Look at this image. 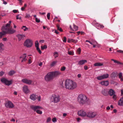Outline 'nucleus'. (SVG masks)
<instances>
[{
  "instance_id": "17",
  "label": "nucleus",
  "mask_w": 123,
  "mask_h": 123,
  "mask_svg": "<svg viewBox=\"0 0 123 123\" xmlns=\"http://www.w3.org/2000/svg\"><path fill=\"white\" fill-rule=\"evenodd\" d=\"M51 72L53 74V78L60 75L61 74L60 72L59 71H56Z\"/></svg>"
},
{
  "instance_id": "27",
  "label": "nucleus",
  "mask_w": 123,
  "mask_h": 123,
  "mask_svg": "<svg viewBox=\"0 0 123 123\" xmlns=\"http://www.w3.org/2000/svg\"><path fill=\"white\" fill-rule=\"evenodd\" d=\"M95 66H101L103 65V64L99 62H97L94 64Z\"/></svg>"
},
{
  "instance_id": "16",
  "label": "nucleus",
  "mask_w": 123,
  "mask_h": 123,
  "mask_svg": "<svg viewBox=\"0 0 123 123\" xmlns=\"http://www.w3.org/2000/svg\"><path fill=\"white\" fill-rule=\"evenodd\" d=\"M35 45L36 48L37 50L40 54H41L42 52L39 47V43L37 41H36L35 42Z\"/></svg>"
},
{
  "instance_id": "60",
  "label": "nucleus",
  "mask_w": 123,
  "mask_h": 123,
  "mask_svg": "<svg viewBox=\"0 0 123 123\" xmlns=\"http://www.w3.org/2000/svg\"><path fill=\"white\" fill-rule=\"evenodd\" d=\"M84 69L86 70L88 69V67L86 66H85L84 67Z\"/></svg>"
},
{
  "instance_id": "9",
  "label": "nucleus",
  "mask_w": 123,
  "mask_h": 123,
  "mask_svg": "<svg viewBox=\"0 0 123 123\" xmlns=\"http://www.w3.org/2000/svg\"><path fill=\"white\" fill-rule=\"evenodd\" d=\"M109 75L108 74H103L97 77V79L99 80H101L102 79H106L108 78Z\"/></svg>"
},
{
  "instance_id": "32",
  "label": "nucleus",
  "mask_w": 123,
  "mask_h": 123,
  "mask_svg": "<svg viewBox=\"0 0 123 123\" xmlns=\"http://www.w3.org/2000/svg\"><path fill=\"white\" fill-rule=\"evenodd\" d=\"M54 56L55 58L58 57V54L57 52H55L54 53Z\"/></svg>"
},
{
  "instance_id": "48",
  "label": "nucleus",
  "mask_w": 123,
  "mask_h": 123,
  "mask_svg": "<svg viewBox=\"0 0 123 123\" xmlns=\"http://www.w3.org/2000/svg\"><path fill=\"white\" fill-rule=\"evenodd\" d=\"M97 23V22H96V21H95V20H93V22L92 23V24L93 25H94L96 23Z\"/></svg>"
},
{
  "instance_id": "51",
  "label": "nucleus",
  "mask_w": 123,
  "mask_h": 123,
  "mask_svg": "<svg viewBox=\"0 0 123 123\" xmlns=\"http://www.w3.org/2000/svg\"><path fill=\"white\" fill-rule=\"evenodd\" d=\"M100 25V24L97 23H96L94 26H96L99 27Z\"/></svg>"
},
{
  "instance_id": "56",
  "label": "nucleus",
  "mask_w": 123,
  "mask_h": 123,
  "mask_svg": "<svg viewBox=\"0 0 123 123\" xmlns=\"http://www.w3.org/2000/svg\"><path fill=\"white\" fill-rule=\"evenodd\" d=\"M19 1V3L21 5H22L23 2V1L22 0H18Z\"/></svg>"
},
{
  "instance_id": "20",
  "label": "nucleus",
  "mask_w": 123,
  "mask_h": 123,
  "mask_svg": "<svg viewBox=\"0 0 123 123\" xmlns=\"http://www.w3.org/2000/svg\"><path fill=\"white\" fill-rule=\"evenodd\" d=\"M37 98V96L36 95L34 94L31 95L30 97V98L33 101L36 100Z\"/></svg>"
},
{
  "instance_id": "61",
  "label": "nucleus",
  "mask_w": 123,
  "mask_h": 123,
  "mask_svg": "<svg viewBox=\"0 0 123 123\" xmlns=\"http://www.w3.org/2000/svg\"><path fill=\"white\" fill-rule=\"evenodd\" d=\"M55 32L57 34H59V32L57 31L56 30H55Z\"/></svg>"
},
{
  "instance_id": "42",
  "label": "nucleus",
  "mask_w": 123,
  "mask_h": 123,
  "mask_svg": "<svg viewBox=\"0 0 123 123\" xmlns=\"http://www.w3.org/2000/svg\"><path fill=\"white\" fill-rule=\"evenodd\" d=\"M73 39H68V42L69 43L73 42Z\"/></svg>"
},
{
  "instance_id": "29",
  "label": "nucleus",
  "mask_w": 123,
  "mask_h": 123,
  "mask_svg": "<svg viewBox=\"0 0 123 123\" xmlns=\"http://www.w3.org/2000/svg\"><path fill=\"white\" fill-rule=\"evenodd\" d=\"M15 72L14 70H12L9 71L8 73V74L10 76H12L15 73Z\"/></svg>"
},
{
  "instance_id": "40",
  "label": "nucleus",
  "mask_w": 123,
  "mask_h": 123,
  "mask_svg": "<svg viewBox=\"0 0 123 123\" xmlns=\"http://www.w3.org/2000/svg\"><path fill=\"white\" fill-rule=\"evenodd\" d=\"M123 74L122 73H120L118 74V77L119 78H121V77H123Z\"/></svg>"
},
{
  "instance_id": "50",
  "label": "nucleus",
  "mask_w": 123,
  "mask_h": 123,
  "mask_svg": "<svg viewBox=\"0 0 123 123\" xmlns=\"http://www.w3.org/2000/svg\"><path fill=\"white\" fill-rule=\"evenodd\" d=\"M51 120V118L50 117H49L47 119V123L49 122Z\"/></svg>"
},
{
  "instance_id": "22",
  "label": "nucleus",
  "mask_w": 123,
  "mask_h": 123,
  "mask_svg": "<svg viewBox=\"0 0 123 123\" xmlns=\"http://www.w3.org/2000/svg\"><path fill=\"white\" fill-rule=\"evenodd\" d=\"M108 93L109 95L111 96L115 94V92L112 89H110L108 92Z\"/></svg>"
},
{
  "instance_id": "58",
  "label": "nucleus",
  "mask_w": 123,
  "mask_h": 123,
  "mask_svg": "<svg viewBox=\"0 0 123 123\" xmlns=\"http://www.w3.org/2000/svg\"><path fill=\"white\" fill-rule=\"evenodd\" d=\"M70 30L71 31H74V30L72 28V26H71V25H70Z\"/></svg>"
},
{
  "instance_id": "54",
  "label": "nucleus",
  "mask_w": 123,
  "mask_h": 123,
  "mask_svg": "<svg viewBox=\"0 0 123 123\" xmlns=\"http://www.w3.org/2000/svg\"><path fill=\"white\" fill-rule=\"evenodd\" d=\"M66 40H67L66 38L65 37H64L63 38V41L64 42H66Z\"/></svg>"
},
{
  "instance_id": "19",
  "label": "nucleus",
  "mask_w": 123,
  "mask_h": 123,
  "mask_svg": "<svg viewBox=\"0 0 123 123\" xmlns=\"http://www.w3.org/2000/svg\"><path fill=\"white\" fill-rule=\"evenodd\" d=\"M101 92L104 96H106L108 95V91L106 89H103Z\"/></svg>"
},
{
  "instance_id": "57",
  "label": "nucleus",
  "mask_w": 123,
  "mask_h": 123,
  "mask_svg": "<svg viewBox=\"0 0 123 123\" xmlns=\"http://www.w3.org/2000/svg\"><path fill=\"white\" fill-rule=\"evenodd\" d=\"M18 12V10H13V12L14 13H17Z\"/></svg>"
},
{
  "instance_id": "49",
  "label": "nucleus",
  "mask_w": 123,
  "mask_h": 123,
  "mask_svg": "<svg viewBox=\"0 0 123 123\" xmlns=\"http://www.w3.org/2000/svg\"><path fill=\"white\" fill-rule=\"evenodd\" d=\"M65 69L66 67H63L61 68V70L62 71H64L65 70Z\"/></svg>"
},
{
  "instance_id": "13",
  "label": "nucleus",
  "mask_w": 123,
  "mask_h": 123,
  "mask_svg": "<svg viewBox=\"0 0 123 123\" xmlns=\"http://www.w3.org/2000/svg\"><path fill=\"white\" fill-rule=\"evenodd\" d=\"M23 91L25 93L27 94L30 92V91L28 88V87L26 86H24L23 87Z\"/></svg>"
},
{
  "instance_id": "3",
  "label": "nucleus",
  "mask_w": 123,
  "mask_h": 123,
  "mask_svg": "<svg viewBox=\"0 0 123 123\" xmlns=\"http://www.w3.org/2000/svg\"><path fill=\"white\" fill-rule=\"evenodd\" d=\"M10 24H7L5 26H3L2 28V30H3L6 31L9 34H12L14 33L15 31L12 29L10 27Z\"/></svg>"
},
{
  "instance_id": "64",
  "label": "nucleus",
  "mask_w": 123,
  "mask_h": 123,
  "mask_svg": "<svg viewBox=\"0 0 123 123\" xmlns=\"http://www.w3.org/2000/svg\"><path fill=\"white\" fill-rule=\"evenodd\" d=\"M121 93L122 95L123 94V89H122L121 90Z\"/></svg>"
},
{
  "instance_id": "2",
  "label": "nucleus",
  "mask_w": 123,
  "mask_h": 123,
  "mask_svg": "<svg viewBox=\"0 0 123 123\" xmlns=\"http://www.w3.org/2000/svg\"><path fill=\"white\" fill-rule=\"evenodd\" d=\"M77 100L79 103L82 105L88 103L89 99L85 95L80 94L77 98Z\"/></svg>"
},
{
  "instance_id": "45",
  "label": "nucleus",
  "mask_w": 123,
  "mask_h": 123,
  "mask_svg": "<svg viewBox=\"0 0 123 123\" xmlns=\"http://www.w3.org/2000/svg\"><path fill=\"white\" fill-rule=\"evenodd\" d=\"M35 20L36 22L37 23H39L40 21L39 19H38L37 18H36Z\"/></svg>"
},
{
  "instance_id": "12",
  "label": "nucleus",
  "mask_w": 123,
  "mask_h": 123,
  "mask_svg": "<svg viewBox=\"0 0 123 123\" xmlns=\"http://www.w3.org/2000/svg\"><path fill=\"white\" fill-rule=\"evenodd\" d=\"M78 114L79 116H80L83 117L86 116V113L85 111L82 110L79 111Z\"/></svg>"
},
{
  "instance_id": "10",
  "label": "nucleus",
  "mask_w": 123,
  "mask_h": 123,
  "mask_svg": "<svg viewBox=\"0 0 123 123\" xmlns=\"http://www.w3.org/2000/svg\"><path fill=\"white\" fill-rule=\"evenodd\" d=\"M5 105L6 107L11 108H13L14 106V105L12 102L9 101H8L5 103Z\"/></svg>"
},
{
  "instance_id": "43",
  "label": "nucleus",
  "mask_w": 123,
  "mask_h": 123,
  "mask_svg": "<svg viewBox=\"0 0 123 123\" xmlns=\"http://www.w3.org/2000/svg\"><path fill=\"white\" fill-rule=\"evenodd\" d=\"M50 13H48L47 15V17L48 19H50Z\"/></svg>"
},
{
  "instance_id": "47",
  "label": "nucleus",
  "mask_w": 123,
  "mask_h": 123,
  "mask_svg": "<svg viewBox=\"0 0 123 123\" xmlns=\"http://www.w3.org/2000/svg\"><path fill=\"white\" fill-rule=\"evenodd\" d=\"M19 16V15L18 14L16 16V19H19L20 20H21V17H18Z\"/></svg>"
},
{
  "instance_id": "62",
  "label": "nucleus",
  "mask_w": 123,
  "mask_h": 123,
  "mask_svg": "<svg viewBox=\"0 0 123 123\" xmlns=\"http://www.w3.org/2000/svg\"><path fill=\"white\" fill-rule=\"evenodd\" d=\"M77 42H78L77 40L73 39V42L74 43H76Z\"/></svg>"
},
{
  "instance_id": "11",
  "label": "nucleus",
  "mask_w": 123,
  "mask_h": 123,
  "mask_svg": "<svg viewBox=\"0 0 123 123\" xmlns=\"http://www.w3.org/2000/svg\"><path fill=\"white\" fill-rule=\"evenodd\" d=\"M31 108L34 111H36L37 110L40 109H42V108L40 106L38 105H32L31 106Z\"/></svg>"
},
{
  "instance_id": "30",
  "label": "nucleus",
  "mask_w": 123,
  "mask_h": 123,
  "mask_svg": "<svg viewBox=\"0 0 123 123\" xmlns=\"http://www.w3.org/2000/svg\"><path fill=\"white\" fill-rule=\"evenodd\" d=\"M56 27L57 28V29L59 30L61 32L63 31V30L60 27V25L58 24H57L56 25Z\"/></svg>"
},
{
  "instance_id": "14",
  "label": "nucleus",
  "mask_w": 123,
  "mask_h": 123,
  "mask_svg": "<svg viewBox=\"0 0 123 123\" xmlns=\"http://www.w3.org/2000/svg\"><path fill=\"white\" fill-rule=\"evenodd\" d=\"M22 81L23 82L28 85L31 84L32 82L31 80L26 79H22Z\"/></svg>"
},
{
  "instance_id": "6",
  "label": "nucleus",
  "mask_w": 123,
  "mask_h": 123,
  "mask_svg": "<svg viewBox=\"0 0 123 123\" xmlns=\"http://www.w3.org/2000/svg\"><path fill=\"white\" fill-rule=\"evenodd\" d=\"M60 100V98L58 95L55 94L53 95L51 97V100L54 103H56L59 102Z\"/></svg>"
},
{
  "instance_id": "35",
  "label": "nucleus",
  "mask_w": 123,
  "mask_h": 123,
  "mask_svg": "<svg viewBox=\"0 0 123 123\" xmlns=\"http://www.w3.org/2000/svg\"><path fill=\"white\" fill-rule=\"evenodd\" d=\"M73 29L74 30V31H77L78 28V26L75 25L74 24H73Z\"/></svg>"
},
{
  "instance_id": "44",
  "label": "nucleus",
  "mask_w": 123,
  "mask_h": 123,
  "mask_svg": "<svg viewBox=\"0 0 123 123\" xmlns=\"http://www.w3.org/2000/svg\"><path fill=\"white\" fill-rule=\"evenodd\" d=\"M26 16H25V17L26 18H28L30 17V14H26Z\"/></svg>"
},
{
  "instance_id": "26",
  "label": "nucleus",
  "mask_w": 123,
  "mask_h": 123,
  "mask_svg": "<svg viewBox=\"0 0 123 123\" xmlns=\"http://www.w3.org/2000/svg\"><path fill=\"white\" fill-rule=\"evenodd\" d=\"M118 105H123V97L121 98L118 101Z\"/></svg>"
},
{
  "instance_id": "53",
  "label": "nucleus",
  "mask_w": 123,
  "mask_h": 123,
  "mask_svg": "<svg viewBox=\"0 0 123 123\" xmlns=\"http://www.w3.org/2000/svg\"><path fill=\"white\" fill-rule=\"evenodd\" d=\"M117 52L122 53H123V51L121 50H117Z\"/></svg>"
},
{
  "instance_id": "33",
  "label": "nucleus",
  "mask_w": 123,
  "mask_h": 123,
  "mask_svg": "<svg viewBox=\"0 0 123 123\" xmlns=\"http://www.w3.org/2000/svg\"><path fill=\"white\" fill-rule=\"evenodd\" d=\"M57 61H54L53 62L50 64V66L51 67L53 66L57 63Z\"/></svg>"
},
{
  "instance_id": "18",
  "label": "nucleus",
  "mask_w": 123,
  "mask_h": 123,
  "mask_svg": "<svg viewBox=\"0 0 123 123\" xmlns=\"http://www.w3.org/2000/svg\"><path fill=\"white\" fill-rule=\"evenodd\" d=\"M17 36L18 37L19 41L21 40H23L25 36L24 35L18 34L17 35Z\"/></svg>"
},
{
  "instance_id": "31",
  "label": "nucleus",
  "mask_w": 123,
  "mask_h": 123,
  "mask_svg": "<svg viewBox=\"0 0 123 123\" xmlns=\"http://www.w3.org/2000/svg\"><path fill=\"white\" fill-rule=\"evenodd\" d=\"M111 60L112 61H114V62L115 63H117L118 64H123L122 63H121L120 62H119L116 61V60H114L113 59H111Z\"/></svg>"
},
{
  "instance_id": "55",
  "label": "nucleus",
  "mask_w": 123,
  "mask_h": 123,
  "mask_svg": "<svg viewBox=\"0 0 123 123\" xmlns=\"http://www.w3.org/2000/svg\"><path fill=\"white\" fill-rule=\"evenodd\" d=\"M113 95L112 98H113L114 99H116V95L115 94H114Z\"/></svg>"
},
{
  "instance_id": "23",
  "label": "nucleus",
  "mask_w": 123,
  "mask_h": 123,
  "mask_svg": "<svg viewBox=\"0 0 123 123\" xmlns=\"http://www.w3.org/2000/svg\"><path fill=\"white\" fill-rule=\"evenodd\" d=\"M2 32H0V38H1L4 35L8 34L7 32L4 30H2Z\"/></svg>"
},
{
  "instance_id": "24",
  "label": "nucleus",
  "mask_w": 123,
  "mask_h": 123,
  "mask_svg": "<svg viewBox=\"0 0 123 123\" xmlns=\"http://www.w3.org/2000/svg\"><path fill=\"white\" fill-rule=\"evenodd\" d=\"M117 75V73L116 72H113L111 75V77L112 78H114Z\"/></svg>"
},
{
  "instance_id": "37",
  "label": "nucleus",
  "mask_w": 123,
  "mask_h": 123,
  "mask_svg": "<svg viewBox=\"0 0 123 123\" xmlns=\"http://www.w3.org/2000/svg\"><path fill=\"white\" fill-rule=\"evenodd\" d=\"M36 112L37 113L40 114H41L42 113V111H40L39 110V109H38V110H37V111H36Z\"/></svg>"
},
{
  "instance_id": "28",
  "label": "nucleus",
  "mask_w": 123,
  "mask_h": 123,
  "mask_svg": "<svg viewBox=\"0 0 123 123\" xmlns=\"http://www.w3.org/2000/svg\"><path fill=\"white\" fill-rule=\"evenodd\" d=\"M4 50V45L2 43H0V52H1Z\"/></svg>"
},
{
  "instance_id": "8",
  "label": "nucleus",
  "mask_w": 123,
  "mask_h": 123,
  "mask_svg": "<svg viewBox=\"0 0 123 123\" xmlns=\"http://www.w3.org/2000/svg\"><path fill=\"white\" fill-rule=\"evenodd\" d=\"M24 45L27 47H31L32 45V42L29 39H27L25 42Z\"/></svg>"
},
{
  "instance_id": "21",
  "label": "nucleus",
  "mask_w": 123,
  "mask_h": 123,
  "mask_svg": "<svg viewBox=\"0 0 123 123\" xmlns=\"http://www.w3.org/2000/svg\"><path fill=\"white\" fill-rule=\"evenodd\" d=\"M87 62V61L86 60H81L78 62V64L79 65H82L84 64L85 63Z\"/></svg>"
},
{
  "instance_id": "7",
  "label": "nucleus",
  "mask_w": 123,
  "mask_h": 123,
  "mask_svg": "<svg viewBox=\"0 0 123 123\" xmlns=\"http://www.w3.org/2000/svg\"><path fill=\"white\" fill-rule=\"evenodd\" d=\"M1 81L2 82L5 84L6 85L9 86L12 84V80L9 81L5 78H2L1 79Z\"/></svg>"
},
{
  "instance_id": "41",
  "label": "nucleus",
  "mask_w": 123,
  "mask_h": 123,
  "mask_svg": "<svg viewBox=\"0 0 123 123\" xmlns=\"http://www.w3.org/2000/svg\"><path fill=\"white\" fill-rule=\"evenodd\" d=\"M68 54L70 55H74V52L71 51H68Z\"/></svg>"
},
{
  "instance_id": "15",
  "label": "nucleus",
  "mask_w": 123,
  "mask_h": 123,
  "mask_svg": "<svg viewBox=\"0 0 123 123\" xmlns=\"http://www.w3.org/2000/svg\"><path fill=\"white\" fill-rule=\"evenodd\" d=\"M99 84H101L102 86H106L108 85L109 82L108 80L103 81L100 82Z\"/></svg>"
},
{
  "instance_id": "46",
  "label": "nucleus",
  "mask_w": 123,
  "mask_h": 123,
  "mask_svg": "<svg viewBox=\"0 0 123 123\" xmlns=\"http://www.w3.org/2000/svg\"><path fill=\"white\" fill-rule=\"evenodd\" d=\"M52 121L53 122H56L57 120L56 118H53L52 119Z\"/></svg>"
},
{
  "instance_id": "36",
  "label": "nucleus",
  "mask_w": 123,
  "mask_h": 123,
  "mask_svg": "<svg viewBox=\"0 0 123 123\" xmlns=\"http://www.w3.org/2000/svg\"><path fill=\"white\" fill-rule=\"evenodd\" d=\"M22 29H23L25 31L28 29V28L25 26H23L22 27Z\"/></svg>"
},
{
  "instance_id": "59",
  "label": "nucleus",
  "mask_w": 123,
  "mask_h": 123,
  "mask_svg": "<svg viewBox=\"0 0 123 123\" xmlns=\"http://www.w3.org/2000/svg\"><path fill=\"white\" fill-rule=\"evenodd\" d=\"M2 40L4 41H6L7 40V38L6 37L3 38Z\"/></svg>"
},
{
  "instance_id": "39",
  "label": "nucleus",
  "mask_w": 123,
  "mask_h": 123,
  "mask_svg": "<svg viewBox=\"0 0 123 123\" xmlns=\"http://www.w3.org/2000/svg\"><path fill=\"white\" fill-rule=\"evenodd\" d=\"M81 49L80 48H78L77 50V53L79 54H80L81 52Z\"/></svg>"
},
{
  "instance_id": "38",
  "label": "nucleus",
  "mask_w": 123,
  "mask_h": 123,
  "mask_svg": "<svg viewBox=\"0 0 123 123\" xmlns=\"http://www.w3.org/2000/svg\"><path fill=\"white\" fill-rule=\"evenodd\" d=\"M41 48L42 50H43L45 49H46L47 48V46L45 45L43 46H41Z\"/></svg>"
},
{
  "instance_id": "1",
  "label": "nucleus",
  "mask_w": 123,
  "mask_h": 123,
  "mask_svg": "<svg viewBox=\"0 0 123 123\" xmlns=\"http://www.w3.org/2000/svg\"><path fill=\"white\" fill-rule=\"evenodd\" d=\"M60 84L62 87H64V84H65V87L69 90H73L77 87L76 83L69 79H67L65 81H62V83H60Z\"/></svg>"
},
{
  "instance_id": "25",
  "label": "nucleus",
  "mask_w": 123,
  "mask_h": 123,
  "mask_svg": "<svg viewBox=\"0 0 123 123\" xmlns=\"http://www.w3.org/2000/svg\"><path fill=\"white\" fill-rule=\"evenodd\" d=\"M26 54H24L22 56H21L20 57V58H22L23 59L22 60V62H23L24 61H25L26 60Z\"/></svg>"
},
{
  "instance_id": "63",
  "label": "nucleus",
  "mask_w": 123,
  "mask_h": 123,
  "mask_svg": "<svg viewBox=\"0 0 123 123\" xmlns=\"http://www.w3.org/2000/svg\"><path fill=\"white\" fill-rule=\"evenodd\" d=\"M44 42V41L43 40H40L39 41L41 43H43Z\"/></svg>"
},
{
  "instance_id": "52",
  "label": "nucleus",
  "mask_w": 123,
  "mask_h": 123,
  "mask_svg": "<svg viewBox=\"0 0 123 123\" xmlns=\"http://www.w3.org/2000/svg\"><path fill=\"white\" fill-rule=\"evenodd\" d=\"M4 73L3 72H0V76H2L4 74Z\"/></svg>"
},
{
  "instance_id": "4",
  "label": "nucleus",
  "mask_w": 123,
  "mask_h": 123,
  "mask_svg": "<svg viewBox=\"0 0 123 123\" xmlns=\"http://www.w3.org/2000/svg\"><path fill=\"white\" fill-rule=\"evenodd\" d=\"M97 114L96 112L89 111L86 113V117L90 118H94L96 117Z\"/></svg>"
},
{
  "instance_id": "5",
  "label": "nucleus",
  "mask_w": 123,
  "mask_h": 123,
  "mask_svg": "<svg viewBox=\"0 0 123 123\" xmlns=\"http://www.w3.org/2000/svg\"><path fill=\"white\" fill-rule=\"evenodd\" d=\"M52 75L51 72L48 73L44 77L45 80L46 81H49L52 80L54 78Z\"/></svg>"
},
{
  "instance_id": "34",
  "label": "nucleus",
  "mask_w": 123,
  "mask_h": 123,
  "mask_svg": "<svg viewBox=\"0 0 123 123\" xmlns=\"http://www.w3.org/2000/svg\"><path fill=\"white\" fill-rule=\"evenodd\" d=\"M27 6V5L26 4H24V6L23 7H22L21 8V10L23 11L25 9V8Z\"/></svg>"
}]
</instances>
